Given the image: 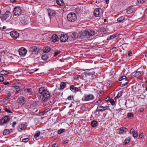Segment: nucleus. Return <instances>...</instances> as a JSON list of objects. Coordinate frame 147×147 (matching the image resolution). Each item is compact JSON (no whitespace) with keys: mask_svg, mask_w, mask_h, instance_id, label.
Masks as SVG:
<instances>
[{"mask_svg":"<svg viewBox=\"0 0 147 147\" xmlns=\"http://www.w3.org/2000/svg\"><path fill=\"white\" fill-rule=\"evenodd\" d=\"M40 99L43 103H45L48 101L50 97V94L49 91L45 88L41 87L38 90Z\"/></svg>","mask_w":147,"mask_h":147,"instance_id":"1","label":"nucleus"},{"mask_svg":"<svg viewBox=\"0 0 147 147\" xmlns=\"http://www.w3.org/2000/svg\"><path fill=\"white\" fill-rule=\"evenodd\" d=\"M68 20L70 22H75L77 19L76 16L74 13H71L69 14L67 17Z\"/></svg>","mask_w":147,"mask_h":147,"instance_id":"2","label":"nucleus"},{"mask_svg":"<svg viewBox=\"0 0 147 147\" xmlns=\"http://www.w3.org/2000/svg\"><path fill=\"white\" fill-rule=\"evenodd\" d=\"M102 10L101 8H96L94 11V15L95 17H100L102 14Z\"/></svg>","mask_w":147,"mask_h":147,"instance_id":"3","label":"nucleus"},{"mask_svg":"<svg viewBox=\"0 0 147 147\" xmlns=\"http://www.w3.org/2000/svg\"><path fill=\"white\" fill-rule=\"evenodd\" d=\"M22 94L23 95H31L33 93L32 89L31 88H24L22 90Z\"/></svg>","mask_w":147,"mask_h":147,"instance_id":"4","label":"nucleus"},{"mask_svg":"<svg viewBox=\"0 0 147 147\" xmlns=\"http://www.w3.org/2000/svg\"><path fill=\"white\" fill-rule=\"evenodd\" d=\"M14 15L15 16H19L22 12V9L20 7L17 6L15 7L13 11Z\"/></svg>","mask_w":147,"mask_h":147,"instance_id":"5","label":"nucleus"},{"mask_svg":"<svg viewBox=\"0 0 147 147\" xmlns=\"http://www.w3.org/2000/svg\"><path fill=\"white\" fill-rule=\"evenodd\" d=\"M84 33L86 36H92L95 34V32L94 31L88 29L85 30L84 31Z\"/></svg>","mask_w":147,"mask_h":147,"instance_id":"6","label":"nucleus"},{"mask_svg":"<svg viewBox=\"0 0 147 147\" xmlns=\"http://www.w3.org/2000/svg\"><path fill=\"white\" fill-rule=\"evenodd\" d=\"M27 52V50L23 47L20 48L18 50L19 54L21 57H24L25 56Z\"/></svg>","mask_w":147,"mask_h":147,"instance_id":"7","label":"nucleus"},{"mask_svg":"<svg viewBox=\"0 0 147 147\" xmlns=\"http://www.w3.org/2000/svg\"><path fill=\"white\" fill-rule=\"evenodd\" d=\"M108 107H109L108 106L104 107L101 105H98L97 109L95 111V112H102L103 111L108 109Z\"/></svg>","mask_w":147,"mask_h":147,"instance_id":"8","label":"nucleus"},{"mask_svg":"<svg viewBox=\"0 0 147 147\" xmlns=\"http://www.w3.org/2000/svg\"><path fill=\"white\" fill-rule=\"evenodd\" d=\"M10 14V12L8 11H7L3 15L1 16L0 18L1 20H5L9 18Z\"/></svg>","mask_w":147,"mask_h":147,"instance_id":"9","label":"nucleus"},{"mask_svg":"<svg viewBox=\"0 0 147 147\" xmlns=\"http://www.w3.org/2000/svg\"><path fill=\"white\" fill-rule=\"evenodd\" d=\"M94 96L92 94L85 95L82 98L83 101H88L93 99Z\"/></svg>","mask_w":147,"mask_h":147,"instance_id":"10","label":"nucleus"},{"mask_svg":"<svg viewBox=\"0 0 147 147\" xmlns=\"http://www.w3.org/2000/svg\"><path fill=\"white\" fill-rule=\"evenodd\" d=\"M10 119V117L9 116L3 117L0 120V122L1 124V125H2L4 123H7Z\"/></svg>","mask_w":147,"mask_h":147,"instance_id":"11","label":"nucleus"},{"mask_svg":"<svg viewBox=\"0 0 147 147\" xmlns=\"http://www.w3.org/2000/svg\"><path fill=\"white\" fill-rule=\"evenodd\" d=\"M19 20L20 23L23 25H25L27 24L28 21L24 15H22L19 17Z\"/></svg>","mask_w":147,"mask_h":147,"instance_id":"12","label":"nucleus"},{"mask_svg":"<svg viewBox=\"0 0 147 147\" xmlns=\"http://www.w3.org/2000/svg\"><path fill=\"white\" fill-rule=\"evenodd\" d=\"M10 35L14 39H15L19 36V34L16 31H13L10 32Z\"/></svg>","mask_w":147,"mask_h":147,"instance_id":"13","label":"nucleus"},{"mask_svg":"<svg viewBox=\"0 0 147 147\" xmlns=\"http://www.w3.org/2000/svg\"><path fill=\"white\" fill-rule=\"evenodd\" d=\"M29 51L31 52L32 54L36 55L38 53V48L36 46H32L30 48Z\"/></svg>","mask_w":147,"mask_h":147,"instance_id":"14","label":"nucleus"},{"mask_svg":"<svg viewBox=\"0 0 147 147\" xmlns=\"http://www.w3.org/2000/svg\"><path fill=\"white\" fill-rule=\"evenodd\" d=\"M68 36L67 35L62 34L60 36V40L61 42H65L68 40Z\"/></svg>","mask_w":147,"mask_h":147,"instance_id":"15","label":"nucleus"},{"mask_svg":"<svg viewBox=\"0 0 147 147\" xmlns=\"http://www.w3.org/2000/svg\"><path fill=\"white\" fill-rule=\"evenodd\" d=\"M17 102L21 105H23L25 102V98L22 96L20 97L18 99Z\"/></svg>","mask_w":147,"mask_h":147,"instance_id":"16","label":"nucleus"},{"mask_svg":"<svg viewBox=\"0 0 147 147\" xmlns=\"http://www.w3.org/2000/svg\"><path fill=\"white\" fill-rule=\"evenodd\" d=\"M48 12L49 16L50 18H53L55 15L56 13L54 10L51 9H48Z\"/></svg>","mask_w":147,"mask_h":147,"instance_id":"17","label":"nucleus"},{"mask_svg":"<svg viewBox=\"0 0 147 147\" xmlns=\"http://www.w3.org/2000/svg\"><path fill=\"white\" fill-rule=\"evenodd\" d=\"M14 94L18 92L20 90V87L19 86H13L12 88H11Z\"/></svg>","mask_w":147,"mask_h":147,"instance_id":"18","label":"nucleus"},{"mask_svg":"<svg viewBox=\"0 0 147 147\" xmlns=\"http://www.w3.org/2000/svg\"><path fill=\"white\" fill-rule=\"evenodd\" d=\"M59 40V38L56 34H54L51 38V41L54 42H55Z\"/></svg>","mask_w":147,"mask_h":147,"instance_id":"19","label":"nucleus"},{"mask_svg":"<svg viewBox=\"0 0 147 147\" xmlns=\"http://www.w3.org/2000/svg\"><path fill=\"white\" fill-rule=\"evenodd\" d=\"M70 89L74 92L76 93L79 91V89L77 87H74V85H71L70 87Z\"/></svg>","mask_w":147,"mask_h":147,"instance_id":"20","label":"nucleus"},{"mask_svg":"<svg viewBox=\"0 0 147 147\" xmlns=\"http://www.w3.org/2000/svg\"><path fill=\"white\" fill-rule=\"evenodd\" d=\"M6 93L7 94L8 97L7 98H9L11 95H14L15 94L13 91V90L12 89H9L7 91V92Z\"/></svg>","mask_w":147,"mask_h":147,"instance_id":"21","label":"nucleus"},{"mask_svg":"<svg viewBox=\"0 0 147 147\" xmlns=\"http://www.w3.org/2000/svg\"><path fill=\"white\" fill-rule=\"evenodd\" d=\"M26 125L24 124H22L19 125L18 127L20 129V130H19V128H18V129L20 131H22L24 128H26Z\"/></svg>","mask_w":147,"mask_h":147,"instance_id":"22","label":"nucleus"},{"mask_svg":"<svg viewBox=\"0 0 147 147\" xmlns=\"http://www.w3.org/2000/svg\"><path fill=\"white\" fill-rule=\"evenodd\" d=\"M78 34L76 32H74L71 35V37L72 38V40H74L78 38Z\"/></svg>","mask_w":147,"mask_h":147,"instance_id":"23","label":"nucleus"},{"mask_svg":"<svg viewBox=\"0 0 147 147\" xmlns=\"http://www.w3.org/2000/svg\"><path fill=\"white\" fill-rule=\"evenodd\" d=\"M56 2L59 6H63L64 5V3L63 0H56Z\"/></svg>","mask_w":147,"mask_h":147,"instance_id":"24","label":"nucleus"},{"mask_svg":"<svg viewBox=\"0 0 147 147\" xmlns=\"http://www.w3.org/2000/svg\"><path fill=\"white\" fill-rule=\"evenodd\" d=\"M51 48L49 47H44L43 50L44 53H48L51 51Z\"/></svg>","mask_w":147,"mask_h":147,"instance_id":"25","label":"nucleus"},{"mask_svg":"<svg viewBox=\"0 0 147 147\" xmlns=\"http://www.w3.org/2000/svg\"><path fill=\"white\" fill-rule=\"evenodd\" d=\"M106 31V29L103 27L100 28L99 29V31L102 34H105Z\"/></svg>","mask_w":147,"mask_h":147,"instance_id":"26","label":"nucleus"},{"mask_svg":"<svg viewBox=\"0 0 147 147\" xmlns=\"http://www.w3.org/2000/svg\"><path fill=\"white\" fill-rule=\"evenodd\" d=\"M66 83L63 82H61L60 85V89L61 90L63 89L66 86Z\"/></svg>","mask_w":147,"mask_h":147,"instance_id":"27","label":"nucleus"},{"mask_svg":"<svg viewBox=\"0 0 147 147\" xmlns=\"http://www.w3.org/2000/svg\"><path fill=\"white\" fill-rule=\"evenodd\" d=\"M91 125L94 127L98 126V123L96 121H93L91 122Z\"/></svg>","mask_w":147,"mask_h":147,"instance_id":"28","label":"nucleus"},{"mask_svg":"<svg viewBox=\"0 0 147 147\" xmlns=\"http://www.w3.org/2000/svg\"><path fill=\"white\" fill-rule=\"evenodd\" d=\"M131 139V137H128L127 139H126L123 143V145H125L129 143Z\"/></svg>","mask_w":147,"mask_h":147,"instance_id":"29","label":"nucleus"},{"mask_svg":"<svg viewBox=\"0 0 147 147\" xmlns=\"http://www.w3.org/2000/svg\"><path fill=\"white\" fill-rule=\"evenodd\" d=\"M132 9H133L132 8L130 7H128L126 9V12L127 14H130L133 11Z\"/></svg>","mask_w":147,"mask_h":147,"instance_id":"30","label":"nucleus"},{"mask_svg":"<svg viewBox=\"0 0 147 147\" xmlns=\"http://www.w3.org/2000/svg\"><path fill=\"white\" fill-rule=\"evenodd\" d=\"M9 72L4 70H3L0 71V74L2 75H6L8 74Z\"/></svg>","mask_w":147,"mask_h":147,"instance_id":"31","label":"nucleus"},{"mask_svg":"<svg viewBox=\"0 0 147 147\" xmlns=\"http://www.w3.org/2000/svg\"><path fill=\"white\" fill-rule=\"evenodd\" d=\"M132 102H129L128 103L126 102L125 103V105L127 107H128L129 108L132 107Z\"/></svg>","mask_w":147,"mask_h":147,"instance_id":"32","label":"nucleus"},{"mask_svg":"<svg viewBox=\"0 0 147 147\" xmlns=\"http://www.w3.org/2000/svg\"><path fill=\"white\" fill-rule=\"evenodd\" d=\"M141 74V73L140 71H136L134 76L135 77L138 78L139 77Z\"/></svg>","mask_w":147,"mask_h":147,"instance_id":"33","label":"nucleus"},{"mask_svg":"<svg viewBox=\"0 0 147 147\" xmlns=\"http://www.w3.org/2000/svg\"><path fill=\"white\" fill-rule=\"evenodd\" d=\"M123 93V92L121 91L119 92L117 96L115 97V99H117V98H119L121 96L122 94Z\"/></svg>","mask_w":147,"mask_h":147,"instance_id":"34","label":"nucleus"},{"mask_svg":"<svg viewBox=\"0 0 147 147\" xmlns=\"http://www.w3.org/2000/svg\"><path fill=\"white\" fill-rule=\"evenodd\" d=\"M125 18L123 16H121L117 19V21L119 22H121Z\"/></svg>","mask_w":147,"mask_h":147,"instance_id":"35","label":"nucleus"},{"mask_svg":"<svg viewBox=\"0 0 147 147\" xmlns=\"http://www.w3.org/2000/svg\"><path fill=\"white\" fill-rule=\"evenodd\" d=\"M10 133L9 130L8 129H5L4 130L3 134V135H8Z\"/></svg>","mask_w":147,"mask_h":147,"instance_id":"36","label":"nucleus"},{"mask_svg":"<svg viewBox=\"0 0 147 147\" xmlns=\"http://www.w3.org/2000/svg\"><path fill=\"white\" fill-rule=\"evenodd\" d=\"M48 57L46 55H43L42 56V59L44 61H46L48 59Z\"/></svg>","mask_w":147,"mask_h":147,"instance_id":"37","label":"nucleus"},{"mask_svg":"<svg viewBox=\"0 0 147 147\" xmlns=\"http://www.w3.org/2000/svg\"><path fill=\"white\" fill-rule=\"evenodd\" d=\"M124 127H121L119 129L120 131L119 132V134H123V131H124Z\"/></svg>","mask_w":147,"mask_h":147,"instance_id":"38","label":"nucleus"},{"mask_svg":"<svg viewBox=\"0 0 147 147\" xmlns=\"http://www.w3.org/2000/svg\"><path fill=\"white\" fill-rule=\"evenodd\" d=\"M116 37V36L115 35H111L109 36L108 37L107 39L108 40L114 38H115Z\"/></svg>","mask_w":147,"mask_h":147,"instance_id":"39","label":"nucleus"},{"mask_svg":"<svg viewBox=\"0 0 147 147\" xmlns=\"http://www.w3.org/2000/svg\"><path fill=\"white\" fill-rule=\"evenodd\" d=\"M109 101L110 102L112 105H113L115 104V102L113 99L111 98L109 100Z\"/></svg>","mask_w":147,"mask_h":147,"instance_id":"40","label":"nucleus"},{"mask_svg":"<svg viewBox=\"0 0 147 147\" xmlns=\"http://www.w3.org/2000/svg\"><path fill=\"white\" fill-rule=\"evenodd\" d=\"M3 109L6 112L8 113H12V112L10 111V110L9 109H8L6 108H4Z\"/></svg>","mask_w":147,"mask_h":147,"instance_id":"41","label":"nucleus"},{"mask_svg":"<svg viewBox=\"0 0 147 147\" xmlns=\"http://www.w3.org/2000/svg\"><path fill=\"white\" fill-rule=\"evenodd\" d=\"M133 134V136L134 138H137L138 137V135L137 132L134 131Z\"/></svg>","mask_w":147,"mask_h":147,"instance_id":"42","label":"nucleus"},{"mask_svg":"<svg viewBox=\"0 0 147 147\" xmlns=\"http://www.w3.org/2000/svg\"><path fill=\"white\" fill-rule=\"evenodd\" d=\"M40 134V132L39 131L36 133L35 135H34V137L35 138H36L38 137Z\"/></svg>","mask_w":147,"mask_h":147,"instance_id":"43","label":"nucleus"},{"mask_svg":"<svg viewBox=\"0 0 147 147\" xmlns=\"http://www.w3.org/2000/svg\"><path fill=\"white\" fill-rule=\"evenodd\" d=\"M137 1L139 4H141L144 3L146 0H137Z\"/></svg>","mask_w":147,"mask_h":147,"instance_id":"44","label":"nucleus"},{"mask_svg":"<svg viewBox=\"0 0 147 147\" xmlns=\"http://www.w3.org/2000/svg\"><path fill=\"white\" fill-rule=\"evenodd\" d=\"M30 139L29 138H24L22 139V141L23 142H27Z\"/></svg>","mask_w":147,"mask_h":147,"instance_id":"45","label":"nucleus"},{"mask_svg":"<svg viewBox=\"0 0 147 147\" xmlns=\"http://www.w3.org/2000/svg\"><path fill=\"white\" fill-rule=\"evenodd\" d=\"M127 116L129 117H134V115L133 113H129L127 114Z\"/></svg>","mask_w":147,"mask_h":147,"instance_id":"46","label":"nucleus"},{"mask_svg":"<svg viewBox=\"0 0 147 147\" xmlns=\"http://www.w3.org/2000/svg\"><path fill=\"white\" fill-rule=\"evenodd\" d=\"M126 78V77L125 76H122L119 78V81H121L122 80L125 79Z\"/></svg>","mask_w":147,"mask_h":147,"instance_id":"47","label":"nucleus"},{"mask_svg":"<svg viewBox=\"0 0 147 147\" xmlns=\"http://www.w3.org/2000/svg\"><path fill=\"white\" fill-rule=\"evenodd\" d=\"M73 99V96H69L67 98V99L69 100H72Z\"/></svg>","mask_w":147,"mask_h":147,"instance_id":"48","label":"nucleus"},{"mask_svg":"<svg viewBox=\"0 0 147 147\" xmlns=\"http://www.w3.org/2000/svg\"><path fill=\"white\" fill-rule=\"evenodd\" d=\"M50 110V109L49 108H47L43 111V113H46L49 111Z\"/></svg>","mask_w":147,"mask_h":147,"instance_id":"49","label":"nucleus"},{"mask_svg":"<svg viewBox=\"0 0 147 147\" xmlns=\"http://www.w3.org/2000/svg\"><path fill=\"white\" fill-rule=\"evenodd\" d=\"M60 52H61L60 51H57L55 52V54L54 55V57L56 56L59 53H60Z\"/></svg>","mask_w":147,"mask_h":147,"instance_id":"50","label":"nucleus"},{"mask_svg":"<svg viewBox=\"0 0 147 147\" xmlns=\"http://www.w3.org/2000/svg\"><path fill=\"white\" fill-rule=\"evenodd\" d=\"M4 80V77L1 76H0V82H2Z\"/></svg>","mask_w":147,"mask_h":147,"instance_id":"51","label":"nucleus"},{"mask_svg":"<svg viewBox=\"0 0 147 147\" xmlns=\"http://www.w3.org/2000/svg\"><path fill=\"white\" fill-rule=\"evenodd\" d=\"M134 130L133 128H131L130 131H129V133L130 134H132L133 133V132H134Z\"/></svg>","mask_w":147,"mask_h":147,"instance_id":"52","label":"nucleus"},{"mask_svg":"<svg viewBox=\"0 0 147 147\" xmlns=\"http://www.w3.org/2000/svg\"><path fill=\"white\" fill-rule=\"evenodd\" d=\"M132 53L131 51H129L128 52V55L129 56H131L132 55Z\"/></svg>","mask_w":147,"mask_h":147,"instance_id":"53","label":"nucleus"},{"mask_svg":"<svg viewBox=\"0 0 147 147\" xmlns=\"http://www.w3.org/2000/svg\"><path fill=\"white\" fill-rule=\"evenodd\" d=\"M143 133H141L139 135V136L140 139L142 138V137L143 136Z\"/></svg>","mask_w":147,"mask_h":147,"instance_id":"54","label":"nucleus"},{"mask_svg":"<svg viewBox=\"0 0 147 147\" xmlns=\"http://www.w3.org/2000/svg\"><path fill=\"white\" fill-rule=\"evenodd\" d=\"M17 122L16 121H14L12 123V127H15V125L16 124Z\"/></svg>","mask_w":147,"mask_h":147,"instance_id":"55","label":"nucleus"},{"mask_svg":"<svg viewBox=\"0 0 147 147\" xmlns=\"http://www.w3.org/2000/svg\"><path fill=\"white\" fill-rule=\"evenodd\" d=\"M128 82H127L125 83L121 84V87H123L126 85L128 83Z\"/></svg>","mask_w":147,"mask_h":147,"instance_id":"56","label":"nucleus"},{"mask_svg":"<svg viewBox=\"0 0 147 147\" xmlns=\"http://www.w3.org/2000/svg\"><path fill=\"white\" fill-rule=\"evenodd\" d=\"M62 130L61 129H60L58 131V133L59 134H60L62 133Z\"/></svg>","mask_w":147,"mask_h":147,"instance_id":"57","label":"nucleus"},{"mask_svg":"<svg viewBox=\"0 0 147 147\" xmlns=\"http://www.w3.org/2000/svg\"><path fill=\"white\" fill-rule=\"evenodd\" d=\"M124 131H123V132H127L128 130V129H127L125 127H124Z\"/></svg>","mask_w":147,"mask_h":147,"instance_id":"58","label":"nucleus"},{"mask_svg":"<svg viewBox=\"0 0 147 147\" xmlns=\"http://www.w3.org/2000/svg\"><path fill=\"white\" fill-rule=\"evenodd\" d=\"M109 97H107V98H105V101H108L109 100Z\"/></svg>","mask_w":147,"mask_h":147,"instance_id":"59","label":"nucleus"},{"mask_svg":"<svg viewBox=\"0 0 147 147\" xmlns=\"http://www.w3.org/2000/svg\"><path fill=\"white\" fill-rule=\"evenodd\" d=\"M4 84L5 85H7L8 84H9V83L8 82H4Z\"/></svg>","mask_w":147,"mask_h":147,"instance_id":"60","label":"nucleus"},{"mask_svg":"<svg viewBox=\"0 0 147 147\" xmlns=\"http://www.w3.org/2000/svg\"><path fill=\"white\" fill-rule=\"evenodd\" d=\"M86 75H90L91 74H90V73L88 72H86Z\"/></svg>","mask_w":147,"mask_h":147,"instance_id":"61","label":"nucleus"},{"mask_svg":"<svg viewBox=\"0 0 147 147\" xmlns=\"http://www.w3.org/2000/svg\"><path fill=\"white\" fill-rule=\"evenodd\" d=\"M101 102V101L100 100H98L97 101V102L98 104L100 103Z\"/></svg>","mask_w":147,"mask_h":147,"instance_id":"62","label":"nucleus"},{"mask_svg":"<svg viewBox=\"0 0 147 147\" xmlns=\"http://www.w3.org/2000/svg\"><path fill=\"white\" fill-rule=\"evenodd\" d=\"M107 4H108L109 2V0H105Z\"/></svg>","mask_w":147,"mask_h":147,"instance_id":"63","label":"nucleus"},{"mask_svg":"<svg viewBox=\"0 0 147 147\" xmlns=\"http://www.w3.org/2000/svg\"><path fill=\"white\" fill-rule=\"evenodd\" d=\"M52 147H57L56 144H53L52 146Z\"/></svg>","mask_w":147,"mask_h":147,"instance_id":"64","label":"nucleus"}]
</instances>
